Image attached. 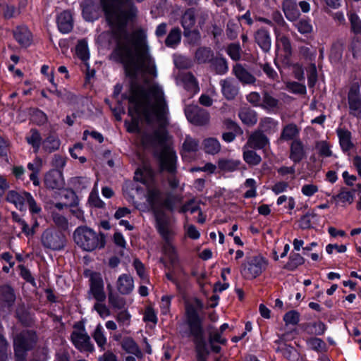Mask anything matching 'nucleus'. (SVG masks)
<instances>
[{
    "label": "nucleus",
    "mask_w": 361,
    "mask_h": 361,
    "mask_svg": "<svg viewBox=\"0 0 361 361\" xmlns=\"http://www.w3.org/2000/svg\"><path fill=\"white\" fill-rule=\"evenodd\" d=\"M306 329L311 334L322 335L326 330V326L322 322H317L307 324Z\"/></svg>",
    "instance_id": "obj_53"
},
{
    "label": "nucleus",
    "mask_w": 361,
    "mask_h": 361,
    "mask_svg": "<svg viewBox=\"0 0 361 361\" xmlns=\"http://www.w3.org/2000/svg\"><path fill=\"white\" fill-rule=\"evenodd\" d=\"M348 102L350 114L361 118V97L357 83H354L350 86L348 94Z\"/></svg>",
    "instance_id": "obj_9"
},
{
    "label": "nucleus",
    "mask_w": 361,
    "mask_h": 361,
    "mask_svg": "<svg viewBox=\"0 0 361 361\" xmlns=\"http://www.w3.org/2000/svg\"><path fill=\"white\" fill-rule=\"evenodd\" d=\"M59 30L63 33H68L73 29V18L69 11H65L57 18Z\"/></svg>",
    "instance_id": "obj_19"
},
{
    "label": "nucleus",
    "mask_w": 361,
    "mask_h": 361,
    "mask_svg": "<svg viewBox=\"0 0 361 361\" xmlns=\"http://www.w3.org/2000/svg\"><path fill=\"white\" fill-rule=\"evenodd\" d=\"M170 238L165 240V243L163 246V252L164 255L169 258L172 265L176 264L178 262L177 255L174 247L171 245L169 241Z\"/></svg>",
    "instance_id": "obj_40"
},
{
    "label": "nucleus",
    "mask_w": 361,
    "mask_h": 361,
    "mask_svg": "<svg viewBox=\"0 0 361 361\" xmlns=\"http://www.w3.org/2000/svg\"><path fill=\"white\" fill-rule=\"evenodd\" d=\"M73 240L78 247L87 252L103 248L105 245L104 235L97 233L86 226H79L75 230Z\"/></svg>",
    "instance_id": "obj_2"
},
{
    "label": "nucleus",
    "mask_w": 361,
    "mask_h": 361,
    "mask_svg": "<svg viewBox=\"0 0 361 361\" xmlns=\"http://www.w3.org/2000/svg\"><path fill=\"white\" fill-rule=\"evenodd\" d=\"M317 217V214L314 211L307 212L300 219L299 227L303 230L313 228L312 225L315 224V221L313 219Z\"/></svg>",
    "instance_id": "obj_34"
},
{
    "label": "nucleus",
    "mask_w": 361,
    "mask_h": 361,
    "mask_svg": "<svg viewBox=\"0 0 361 361\" xmlns=\"http://www.w3.org/2000/svg\"><path fill=\"white\" fill-rule=\"evenodd\" d=\"M60 145L61 142L59 139L54 135H49L42 142L43 149L49 153H51L59 149Z\"/></svg>",
    "instance_id": "obj_32"
},
{
    "label": "nucleus",
    "mask_w": 361,
    "mask_h": 361,
    "mask_svg": "<svg viewBox=\"0 0 361 361\" xmlns=\"http://www.w3.org/2000/svg\"><path fill=\"white\" fill-rule=\"evenodd\" d=\"M134 288L133 279L128 274L121 275L117 280V289L122 295H127L132 292Z\"/></svg>",
    "instance_id": "obj_20"
},
{
    "label": "nucleus",
    "mask_w": 361,
    "mask_h": 361,
    "mask_svg": "<svg viewBox=\"0 0 361 361\" xmlns=\"http://www.w3.org/2000/svg\"><path fill=\"white\" fill-rule=\"evenodd\" d=\"M241 47L238 43H232L228 46L227 53L233 61H238L241 58Z\"/></svg>",
    "instance_id": "obj_52"
},
{
    "label": "nucleus",
    "mask_w": 361,
    "mask_h": 361,
    "mask_svg": "<svg viewBox=\"0 0 361 361\" xmlns=\"http://www.w3.org/2000/svg\"><path fill=\"white\" fill-rule=\"evenodd\" d=\"M122 348L128 353L133 354L136 356L141 355V351L135 343L130 337H126L121 342Z\"/></svg>",
    "instance_id": "obj_31"
},
{
    "label": "nucleus",
    "mask_w": 361,
    "mask_h": 361,
    "mask_svg": "<svg viewBox=\"0 0 361 361\" xmlns=\"http://www.w3.org/2000/svg\"><path fill=\"white\" fill-rule=\"evenodd\" d=\"M76 53L78 56L82 61H87L89 59L87 43L85 39L78 41L76 46Z\"/></svg>",
    "instance_id": "obj_47"
},
{
    "label": "nucleus",
    "mask_w": 361,
    "mask_h": 361,
    "mask_svg": "<svg viewBox=\"0 0 361 361\" xmlns=\"http://www.w3.org/2000/svg\"><path fill=\"white\" fill-rule=\"evenodd\" d=\"M195 11L194 8L187 9L181 18V24L184 30L192 29L195 24Z\"/></svg>",
    "instance_id": "obj_29"
},
{
    "label": "nucleus",
    "mask_w": 361,
    "mask_h": 361,
    "mask_svg": "<svg viewBox=\"0 0 361 361\" xmlns=\"http://www.w3.org/2000/svg\"><path fill=\"white\" fill-rule=\"evenodd\" d=\"M300 320V314L297 311L291 310L288 312L283 316V321L286 325H296Z\"/></svg>",
    "instance_id": "obj_57"
},
{
    "label": "nucleus",
    "mask_w": 361,
    "mask_h": 361,
    "mask_svg": "<svg viewBox=\"0 0 361 361\" xmlns=\"http://www.w3.org/2000/svg\"><path fill=\"white\" fill-rule=\"evenodd\" d=\"M154 216L156 220V227L164 240L170 238L171 231L169 223L166 214L159 209H154Z\"/></svg>",
    "instance_id": "obj_12"
},
{
    "label": "nucleus",
    "mask_w": 361,
    "mask_h": 361,
    "mask_svg": "<svg viewBox=\"0 0 361 361\" xmlns=\"http://www.w3.org/2000/svg\"><path fill=\"white\" fill-rule=\"evenodd\" d=\"M13 346L16 361H23V337L21 334L14 336Z\"/></svg>",
    "instance_id": "obj_46"
},
{
    "label": "nucleus",
    "mask_w": 361,
    "mask_h": 361,
    "mask_svg": "<svg viewBox=\"0 0 361 361\" xmlns=\"http://www.w3.org/2000/svg\"><path fill=\"white\" fill-rule=\"evenodd\" d=\"M147 201L153 209L161 202V192L157 188L149 190Z\"/></svg>",
    "instance_id": "obj_50"
},
{
    "label": "nucleus",
    "mask_w": 361,
    "mask_h": 361,
    "mask_svg": "<svg viewBox=\"0 0 361 361\" xmlns=\"http://www.w3.org/2000/svg\"><path fill=\"white\" fill-rule=\"evenodd\" d=\"M89 293L97 302L105 301L106 295L104 292V281L99 273L93 272L90 274Z\"/></svg>",
    "instance_id": "obj_8"
},
{
    "label": "nucleus",
    "mask_w": 361,
    "mask_h": 361,
    "mask_svg": "<svg viewBox=\"0 0 361 361\" xmlns=\"http://www.w3.org/2000/svg\"><path fill=\"white\" fill-rule=\"evenodd\" d=\"M16 300L13 290L10 286H4L0 289V312L5 307H10Z\"/></svg>",
    "instance_id": "obj_21"
},
{
    "label": "nucleus",
    "mask_w": 361,
    "mask_h": 361,
    "mask_svg": "<svg viewBox=\"0 0 361 361\" xmlns=\"http://www.w3.org/2000/svg\"><path fill=\"white\" fill-rule=\"evenodd\" d=\"M300 133V128L293 123L286 125L281 131L279 140L283 141L294 140Z\"/></svg>",
    "instance_id": "obj_22"
},
{
    "label": "nucleus",
    "mask_w": 361,
    "mask_h": 361,
    "mask_svg": "<svg viewBox=\"0 0 361 361\" xmlns=\"http://www.w3.org/2000/svg\"><path fill=\"white\" fill-rule=\"evenodd\" d=\"M24 202L28 206L30 212L33 214H39L41 212V207L37 204L33 197L27 192H24Z\"/></svg>",
    "instance_id": "obj_49"
},
{
    "label": "nucleus",
    "mask_w": 361,
    "mask_h": 361,
    "mask_svg": "<svg viewBox=\"0 0 361 361\" xmlns=\"http://www.w3.org/2000/svg\"><path fill=\"white\" fill-rule=\"evenodd\" d=\"M88 202L90 205L97 208H103L104 207V202L99 198L96 192H92L90 193Z\"/></svg>",
    "instance_id": "obj_63"
},
{
    "label": "nucleus",
    "mask_w": 361,
    "mask_h": 361,
    "mask_svg": "<svg viewBox=\"0 0 361 361\" xmlns=\"http://www.w3.org/2000/svg\"><path fill=\"white\" fill-rule=\"evenodd\" d=\"M221 92L224 97L228 100L235 98L239 92V87L237 82L231 78L220 81Z\"/></svg>",
    "instance_id": "obj_13"
},
{
    "label": "nucleus",
    "mask_w": 361,
    "mask_h": 361,
    "mask_svg": "<svg viewBox=\"0 0 361 361\" xmlns=\"http://www.w3.org/2000/svg\"><path fill=\"white\" fill-rule=\"evenodd\" d=\"M108 300L109 305L115 309L122 310L126 305L125 299L115 293L108 294Z\"/></svg>",
    "instance_id": "obj_48"
},
{
    "label": "nucleus",
    "mask_w": 361,
    "mask_h": 361,
    "mask_svg": "<svg viewBox=\"0 0 361 361\" xmlns=\"http://www.w3.org/2000/svg\"><path fill=\"white\" fill-rule=\"evenodd\" d=\"M185 114L189 122L195 126H204L209 121V112L197 105H188L185 108Z\"/></svg>",
    "instance_id": "obj_7"
},
{
    "label": "nucleus",
    "mask_w": 361,
    "mask_h": 361,
    "mask_svg": "<svg viewBox=\"0 0 361 361\" xmlns=\"http://www.w3.org/2000/svg\"><path fill=\"white\" fill-rule=\"evenodd\" d=\"M37 336L32 329L24 330V351L34 348L37 342Z\"/></svg>",
    "instance_id": "obj_35"
},
{
    "label": "nucleus",
    "mask_w": 361,
    "mask_h": 361,
    "mask_svg": "<svg viewBox=\"0 0 361 361\" xmlns=\"http://www.w3.org/2000/svg\"><path fill=\"white\" fill-rule=\"evenodd\" d=\"M281 105L280 101L276 98L271 92L264 91L262 93V106L269 110H274L279 109Z\"/></svg>",
    "instance_id": "obj_23"
},
{
    "label": "nucleus",
    "mask_w": 361,
    "mask_h": 361,
    "mask_svg": "<svg viewBox=\"0 0 361 361\" xmlns=\"http://www.w3.org/2000/svg\"><path fill=\"white\" fill-rule=\"evenodd\" d=\"M269 143V140L261 130L250 134L245 146L253 149H262Z\"/></svg>",
    "instance_id": "obj_11"
},
{
    "label": "nucleus",
    "mask_w": 361,
    "mask_h": 361,
    "mask_svg": "<svg viewBox=\"0 0 361 361\" xmlns=\"http://www.w3.org/2000/svg\"><path fill=\"white\" fill-rule=\"evenodd\" d=\"M92 337L101 350H104L105 345L106 344V338L104 334L103 327L100 324L97 326L92 334Z\"/></svg>",
    "instance_id": "obj_42"
},
{
    "label": "nucleus",
    "mask_w": 361,
    "mask_h": 361,
    "mask_svg": "<svg viewBox=\"0 0 361 361\" xmlns=\"http://www.w3.org/2000/svg\"><path fill=\"white\" fill-rule=\"evenodd\" d=\"M316 149L318 150L319 154L322 157H329L332 155L330 146L325 141H319L316 144Z\"/></svg>",
    "instance_id": "obj_56"
},
{
    "label": "nucleus",
    "mask_w": 361,
    "mask_h": 361,
    "mask_svg": "<svg viewBox=\"0 0 361 361\" xmlns=\"http://www.w3.org/2000/svg\"><path fill=\"white\" fill-rule=\"evenodd\" d=\"M260 67L262 68L264 73L267 77L273 80H277L278 74L276 71L268 63L264 64L259 63Z\"/></svg>",
    "instance_id": "obj_64"
},
{
    "label": "nucleus",
    "mask_w": 361,
    "mask_h": 361,
    "mask_svg": "<svg viewBox=\"0 0 361 361\" xmlns=\"http://www.w3.org/2000/svg\"><path fill=\"white\" fill-rule=\"evenodd\" d=\"M279 123L274 118L266 117L261 120L259 123L260 130L264 133H273L276 132Z\"/></svg>",
    "instance_id": "obj_30"
},
{
    "label": "nucleus",
    "mask_w": 361,
    "mask_h": 361,
    "mask_svg": "<svg viewBox=\"0 0 361 361\" xmlns=\"http://www.w3.org/2000/svg\"><path fill=\"white\" fill-rule=\"evenodd\" d=\"M42 243L47 248L60 250L64 247L66 238L61 231L47 229L42 235Z\"/></svg>",
    "instance_id": "obj_6"
},
{
    "label": "nucleus",
    "mask_w": 361,
    "mask_h": 361,
    "mask_svg": "<svg viewBox=\"0 0 361 361\" xmlns=\"http://www.w3.org/2000/svg\"><path fill=\"white\" fill-rule=\"evenodd\" d=\"M159 160L160 171H166L171 175L176 173V152L169 147L164 146L159 152H156Z\"/></svg>",
    "instance_id": "obj_5"
},
{
    "label": "nucleus",
    "mask_w": 361,
    "mask_h": 361,
    "mask_svg": "<svg viewBox=\"0 0 361 361\" xmlns=\"http://www.w3.org/2000/svg\"><path fill=\"white\" fill-rule=\"evenodd\" d=\"M214 56V52L210 47H200L194 54V61L198 64L209 63Z\"/></svg>",
    "instance_id": "obj_18"
},
{
    "label": "nucleus",
    "mask_w": 361,
    "mask_h": 361,
    "mask_svg": "<svg viewBox=\"0 0 361 361\" xmlns=\"http://www.w3.org/2000/svg\"><path fill=\"white\" fill-rule=\"evenodd\" d=\"M239 117L242 122L246 125L253 126L257 121V115L252 110L243 109L239 112Z\"/></svg>",
    "instance_id": "obj_36"
},
{
    "label": "nucleus",
    "mask_w": 361,
    "mask_h": 361,
    "mask_svg": "<svg viewBox=\"0 0 361 361\" xmlns=\"http://www.w3.org/2000/svg\"><path fill=\"white\" fill-rule=\"evenodd\" d=\"M240 27L241 25L240 22L230 20L227 23L226 29V34L227 37L231 40L235 39L238 37Z\"/></svg>",
    "instance_id": "obj_39"
},
{
    "label": "nucleus",
    "mask_w": 361,
    "mask_h": 361,
    "mask_svg": "<svg viewBox=\"0 0 361 361\" xmlns=\"http://www.w3.org/2000/svg\"><path fill=\"white\" fill-rule=\"evenodd\" d=\"M255 42L261 48V49L268 53L271 47V38L269 32L264 28L258 29L254 34Z\"/></svg>",
    "instance_id": "obj_14"
},
{
    "label": "nucleus",
    "mask_w": 361,
    "mask_h": 361,
    "mask_svg": "<svg viewBox=\"0 0 361 361\" xmlns=\"http://www.w3.org/2000/svg\"><path fill=\"white\" fill-rule=\"evenodd\" d=\"M51 216L54 224L59 228L62 230L68 229V222L66 217L55 212H52Z\"/></svg>",
    "instance_id": "obj_55"
},
{
    "label": "nucleus",
    "mask_w": 361,
    "mask_h": 361,
    "mask_svg": "<svg viewBox=\"0 0 361 361\" xmlns=\"http://www.w3.org/2000/svg\"><path fill=\"white\" fill-rule=\"evenodd\" d=\"M267 267V261L260 255L247 257L240 266V274L245 279H253L259 276Z\"/></svg>",
    "instance_id": "obj_3"
},
{
    "label": "nucleus",
    "mask_w": 361,
    "mask_h": 361,
    "mask_svg": "<svg viewBox=\"0 0 361 361\" xmlns=\"http://www.w3.org/2000/svg\"><path fill=\"white\" fill-rule=\"evenodd\" d=\"M348 19L350 23V30L355 35L361 34V20L357 14L354 11L348 13Z\"/></svg>",
    "instance_id": "obj_38"
},
{
    "label": "nucleus",
    "mask_w": 361,
    "mask_h": 361,
    "mask_svg": "<svg viewBox=\"0 0 361 361\" xmlns=\"http://www.w3.org/2000/svg\"><path fill=\"white\" fill-rule=\"evenodd\" d=\"M27 169L32 172L29 176L30 180L32 181L34 185L38 186L39 185L38 175L42 169L41 159L36 158L33 163H29Z\"/></svg>",
    "instance_id": "obj_25"
},
{
    "label": "nucleus",
    "mask_w": 361,
    "mask_h": 361,
    "mask_svg": "<svg viewBox=\"0 0 361 361\" xmlns=\"http://www.w3.org/2000/svg\"><path fill=\"white\" fill-rule=\"evenodd\" d=\"M30 120L37 125H42L46 123L47 118L46 114L37 109L30 110Z\"/></svg>",
    "instance_id": "obj_51"
},
{
    "label": "nucleus",
    "mask_w": 361,
    "mask_h": 361,
    "mask_svg": "<svg viewBox=\"0 0 361 361\" xmlns=\"http://www.w3.org/2000/svg\"><path fill=\"white\" fill-rule=\"evenodd\" d=\"M287 87L289 90L295 94H304L306 93L305 86L297 82H288Z\"/></svg>",
    "instance_id": "obj_61"
},
{
    "label": "nucleus",
    "mask_w": 361,
    "mask_h": 361,
    "mask_svg": "<svg viewBox=\"0 0 361 361\" xmlns=\"http://www.w3.org/2000/svg\"><path fill=\"white\" fill-rule=\"evenodd\" d=\"M181 31L179 27L173 28L165 39V44L169 47H175L180 42Z\"/></svg>",
    "instance_id": "obj_33"
},
{
    "label": "nucleus",
    "mask_w": 361,
    "mask_h": 361,
    "mask_svg": "<svg viewBox=\"0 0 361 361\" xmlns=\"http://www.w3.org/2000/svg\"><path fill=\"white\" fill-rule=\"evenodd\" d=\"M204 150L207 154H216L221 150V144L216 138L209 137L203 141Z\"/></svg>",
    "instance_id": "obj_28"
},
{
    "label": "nucleus",
    "mask_w": 361,
    "mask_h": 361,
    "mask_svg": "<svg viewBox=\"0 0 361 361\" xmlns=\"http://www.w3.org/2000/svg\"><path fill=\"white\" fill-rule=\"evenodd\" d=\"M243 159L250 166H257L262 161L261 157L248 147L243 146Z\"/></svg>",
    "instance_id": "obj_24"
},
{
    "label": "nucleus",
    "mask_w": 361,
    "mask_h": 361,
    "mask_svg": "<svg viewBox=\"0 0 361 361\" xmlns=\"http://www.w3.org/2000/svg\"><path fill=\"white\" fill-rule=\"evenodd\" d=\"M279 41L285 53V57L289 58L292 55V47L290 39L287 36L283 35L280 37Z\"/></svg>",
    "instance_id": "obj_59"
},
{
    "label": "nucleus",
    "mask_w": 361,
    "mask_h": 361,
    "mask_svg": "<svg viewBox=\"0 0 361 361\" xmlns=\"http://www.w3.org/2000/svg\"><path fill=\"white\" fill-rule=\"evenodd\" d=\"M183 147L185 152H195L198 149L199 141L191 137L187 136L183 142Z\"/></svg>",
    "instance_id": "obj_54"
},
{
    "label": "nucleus",
    "mask_w": 361,
    "mask_h": 361,
    "mask_svg": "<svg viewBox=\"0 0 361 361\" xmlns=\"http://www.w3.org/2000/svg\"><path fill=\"white\" fill-rule=\"evenodd\" d=\"M183 36L186 39L187 42L191 46H197L201 42L200 32L196 29L184 30Z\"/></svg>",
    "instance_id": "obj_37"
},
{
    "label": "nucleus",
    "mask_w": 361,
    "mask_h": 361,
    "mask_svg": "<svg viewBox=\"0 0 361 361\" xmlns=\"http://www.w3.org/2000/svg\"><path fill=\"white\" fill-rule=\"evenodd\" d=\"M307 343L312 350L316 351H322L325 349L326 347L325 343L322 339L318 338H310Z\"/></svg>",
    "instance_id": "obj_60"
},
{
    "label": "nucleus",
    "mask_w": 361,
    "mask_h": 361,
    "mask_svg": "<svg viewBox=\"0 0 361 361\" xmlns=\"http://www.w3.org/2000/svg\"><path fill=\"white\" fill-rule=\"evenodd\" d=\"M295 27H297L298 32L303 35L309 34L312 31V26L310 21L307 20L302 19L299 20L295 24Z\"/></svg>",
    "instance_id": "obj_58"
},
{
    "label": "nucleus",
    "mask_w": 361,
    "mask_h": 361,
    "mask_svg": "<svg viewBox=\"0 0 361 361\" xmlns=\"http://www.w3.org/2000/svg\"><path fill=\"white\" fill-rule=\"evenodd\" d=\"M232 73L243 85H254L256 82V78L240 63L233 66Z\"/></svg>",
    "instance_id": "obj_15"
},
{
    "label": "nucleus",
    "mask_w": 361,
    "mask_h": 361,
    "mask_svg": "<svg viewBox=\"0 0 361 361\" xmlns=\"http://www.w3.org/2000/svg\"><path fill=\"white\" fill-rule=\"evenodd\" d=\"M44 183L45 187L50 190L62 189L64 186L62 172L56 169L49 171L44 175Z\"/></svg>",
    "instance_id": "obj_10"
},
{
    "label": "nucleus",
    "mask_w": 361,
    "mask_h": 361,
    "mask_svg": "<svg viewBox=\"0 0 361 361\" xmlns=\"http://www.w3.org/2000/svg\"><path fill=\"white\" fill-rule=\"evenodd\" d=\"M73 329L71 334V340L74 346L80 351L92 353L94 348L91 343L90 337L86 332L85 326L81 323H76Z\"/></svg>",
    "instance_id": "obj_4"
},
{
    "label": "nucleus",
    "mask_w": 361,
    "mask_h": 361,
    "mask_svg": "<svg viewBox=\"0 0 361 361\" xmlns=\"http://www.w3.org/2000/svg\"><path fill=\"white\" fill-rule=\"evenodd\" d=\"M209 64L210 68L216 74L223 75L228 71L227 61L224 58L214 56Z\"/></svg>",
    "instance_id": "obj_26"
},
{
    "label": "nucleus",
    "mask_w": 361,
    "mask_h": 361,
    "mask_svg": "<svg viewBox=\"0 0 361 361\" xmlns=\"http://www.w3.org/2000/svg\"><path fill=\"white\" fill-rule=\"evenodd\" d=\"M304 262L305 259L300 254L293 253L289 257L288 262L285 264L284 269L293 271Z\"/></svg>",
    "instance_id": "obj_41"
},
{
    "label": "nucleus",
    "mask_w": 361,
    "mask_h": 361,
    "mask_svg": "<svg viewBox=\"0 0 361 361\" xmlns=\"http://www.w3.org/2000/svg\"><path fill=\"white\" fill-rule=\"evenodd\" d=\"M209 343H218L222 345H226L227 340L221 336V333L219 331L210 332L209 334Z\"/></svg>",
    "instance_id": "obj_62"
},
{
    "label": "nucleus",
    "mask_w": 361,
    "mask_h": 361,
    "mask_svg": "<svg viewBox=\"0 0 361 361\" xmlns=\"http://www.w3.org/2000/svg\"><path fill=\"white\" fill-rule=\"evenodd\" d=\"M306 157L304 144L300 139L292 141L290 146L289 158L295 163L300 162Z\"/></svg>",
    "instance_id": "obj_16"
},
{
    "label": "nucleus",
    "mask_w": 361,
    "mask_h": 361,
    "mask_svg": "<svg viewBox=\"0 0 361 361\" xmlns=\"http://www.w3.org/2000/svg\"><path fill=\"white\" fill-rule=\"evenodd\" d=\"M26 140L28 144L32 145L35 149V152H37L41 145L42 137L39 133L37 130L32 129L29 135L26 137Z\"/></svg>",
    "instance_id": "obj_43"
},
{
    "label": "nucleus",
    "mask_w": 361,
    "mask_h": 361,
    "mask_svg": "<svg viewBox=\"0 0 361 361\" xmlns=\"http://www.w3.org/2000/svg\"><path fill=\"white\" fill-rule=\"evenodd\" d=\"M187 324L190 336L192 337L195 344L197 361L202 359L207 360L209 351L207 348L202 319L191 305L187 307Z\"/></svg>",
    "instance_id": "obj_1"
},
{
    "label": "nucleus",
    "mask_w": 361,
    "mask_h": 361,
    "mask_svg": "<svg viewBox=\"0 0 361 361\" xmlns=\"http://www.w3.org/2000/svg\"><path fill=\"white\" fill-rule=\"evenodd\" d=\"M240 164V161L237 160L220 159L218 166L221 170L225 171H233L238 169Z\"/></svg>",
    "instance_id": "obj_45"
},
{
    "label": "nucleus",
    "mask_w": 361,
    "mask_h": 361,
    "mask_svg": "<svg viewBox=\"0 0 361 361\" xmlns=\"http://www.w3.org/2000/svg\"><path fill=\"white\" fill-rule=\"evenodd\" d=\"M6 200L14 204L20 211L23 209V197L20 193L16 190H10L6 196Z\"/></svg>",
    "instance_id": "obj_44"
},
{
    "label": "nucleus",
    "mask_w": 361,
    "mask_h": 361,
    "mask_svg": "<svg viewBox=\"0 0 361 361\" xmlns=\"http://www.w3.org/2000/svg\"><path fill=\"white\" fill-rule=\"evenodd\" d=\"M337 134L339 137L340 145L343 151H348L353 147L351 142V133L350 131L344 129H338Z\"/></svg>",
    "instance_id": "obj_27"
},
{
    "label": "nucleus",
    "mask_w": 361,
    "mask_h": 361,
    "mask_svg": "<svg viewBox=\"0 0 361 361\" xmlns=\"http://www.w3.org/2000/svg\"><path fill=\"white\" fill-rule=\"evenodd\" d=\"M282 10L286 18L290 21H295L300 15L298 4L294 0H283Z\"/></svg>",
    "instance_id": "obj_17"
}]
</instances>
